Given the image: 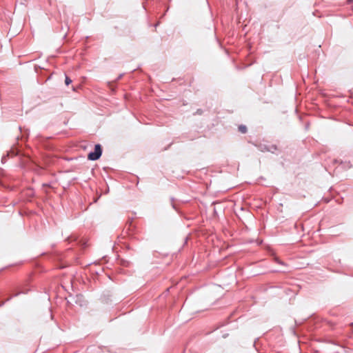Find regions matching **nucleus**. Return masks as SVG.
Here are the masks:
<instances>
[{"instance_id":"nucleus-1","label":"nucleus","mask_w":353,"mask_h":353,"mask_svg":"<svg viewBox=\"0 0 353 353\" xmlns=\"http://www.w3.org/2000/svg\"><path fill=\"white\" fill-rule=\"evenodd\" d=\"M102 150L99 144H97L94 148V151L88 154V158L90 160L95 161L100 158L101 156Z\"/></svg>"},{"instance_id":"nucleus-2","label":"nucleus","mask_w":353,"mask_h":353,"mask_svg":"<svg viewBox=\"0 0 353 353\" xmlns=\"http://www.w3.org/2000/svg\"><path fill=\"white\" fill-rule=\"evenodd\" d=\"M72 82V80L68 77H65V83L68 85L69 84H70Z\"/></svg>"},{"instance_id":"nucleus-3","label":"nucleus","mask_w":353,"mask_h":353,"mask_svg":"<svg viewBox=\"0 0 353 353\" xmlns=\"http://www.w3.org/2000/svg\"><path fill=\"white\" fill-rule=\"evenodd\" d=\"M238 128L241 132H243V125H240Z\"/></svg>"},{"instance_id":"nucleus-4","label":"nucleus","mask_w":353,"mask_h":353,"mask_svg":"<svg viewBox=\"0 0 353 353\" xmlns=\"http://www.w3.org/2000/svg\"><path fill=\"white\" fill-rule=\"evenodd\" d=\"M243 130H244V133H245V132H246V128H245V126H244Z\"/></svg>"},{"instance_id":"nucleus-5","label":"nucleus","mask_w":353,"mask_h":353,"mask_svg":"<svg viewBox=\"0 0 353 353\" xmlns=\"http://www.w3.org/2000/svg\"><path fill=\"white\" fill-rule=\"evenodd\" d=\"M347 1L350 3V2L353 1V0H347Z\"/></svg>"},{"instance_id":"nucleus-6","label":"nucleus","mask_w":353,"mask_h":353,"mask_svg":"<svg viewBox=\"0 0 353 353\" xmlns=\"http://www.w3.org/2000/svg\"><path fill=\"white\" fill-rule=\"evenodd\" d=\"M239 0H236V3H237V4L239 3Z\"/></svg>"}]
</instances>
